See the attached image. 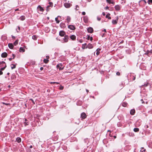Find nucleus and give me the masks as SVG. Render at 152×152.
Segmentation results:
<instances>
[{
    "instance_id": "f257e3e1",
    "label": "nucleus",
    "mask_w": 152,
    "mask_h": 152,
    "mask_svg": "<svg viewBox=\"0 0 152 152\" xmlns=\"http://www.w3.org/2000/svg\"><path fill=\"white\" fill-rule=\"evenodd\" d=\"M62 64L61 63H59L57 65L56 68H59L60 70H62L64 68V67H62Z\"/></svg>"
},
{
    "instance_id": "de8ad7c7",
    "label": "nucleus",
    "mask_w": 152,
    "mask_h": 152,
    "mask_svg": "<svg viewBox=\"0 0 152 152\" xmlns=\"http://www.w3.org/2000/svg\"><path fill=\"white\" fill-rule=\"evenodd\" d=\"M3 74V72L1 71L0 70V75H2Z\"/></svg>"
},
{
    "instance_id": "9d476101",
    "label": "nucleus",
    "mask_w": 152,
    "mask_h": 152,
    "mask_svg": "<svg viewBox=\"0 0 152 152\" xmlns=\"http://www.w3.org/2000/svg\"><path fill=\"white\" fill-rule=\"evenodd\" d=\"M143 3V5H145L146 3V2L145 0H142L140 1L139 2L140 5H141V4Z\"/></svg>"
},
{
    "instance_id": "e2e57ef3",
    "label": "nucleus",
    "mask_w": 152,
    "mask_h": 152,
    "mask_svg": "<svg viewBox=\"0 0 152 152\" xmlns=\"http://www.w3.org/2000/svg\"><path fill=\"white\" fill-rule=\"evenodd\" d=\"M103 31H104L105 32H106V29H104V30H103Z\"/></svg>"
},
{
    "instance_id": "423d86ee",
    "label": "nucleus",
    "mask_w": 152,
    "mask_h": 152,
    "mask_svg": "<svg viewBox=\"0 0 152 152\" xmlns=\"http://www.w3.org/2000/svg\"><path fill=\"white\" fill-rule=\"evenodd\" d=\"M65 34V32L63 31H60L59 33V35L61 37H63L64 36Z\"/></svg>"
},
{
    "instance_id": "09e8293b",
    "label": "nucleus",
    "mask_w": 152,
    "mask_h": 152,
    "mask_svg": "<svg viewBox=\"0 0 152 152\" xmlns=\"http://www.w3.org/2000/svg\"><path fill=\"white\" fill-rule=\"evenodd\" d=\"M138 123H139V122H136V125H138V126H139L140 125V124L139 123V124H138Z\"/></svg>"
},
{
    "instance_id": "3c124183",
    "label": "nucleus",
    "mask_w": 152,
    "mask_h": 152,
    "mask_svg": "<svg viewBox=\"0 0 152 152\" xmlns=\"http://www.w3.org/2000/svg\"><path fill=\"white\" fill-rule=\"evenodd\" d=\"M46 59H48L49 58V56H46Z\"/></svg>"
},
{
    "instance_id": "9b49d317",
    "label": "nucleus",
    "mask_w": 152,
    "mask_h": 152,
    "mask_svg": "<svg viewBox=\"0 0 152 152\" xmlns=\"http://www.w3.org/2000/svg\"><path fill=\"white\" fill-rule=\"evenodd\" d=\"M88 31L90 33H92L93 32V28L91 27L88 28L87 29Z\"/></svg>"
},
{
    "instance_id": "8fccbe9b",
    "label": "nucleus",
    "mask_w": 152,
    "mask_h": 152,
    "mask_svg": "<svg viewBox=\"0 0 152 152\" xmlns=\"http://www.w3.org/2000/svg\"><path fill=\"white\" fill-rule=\"evenodd\" d=\"M64 88V87L63 86H61L60 88V90H63Z\"/></svg>"
},
{
    "instance_id": "2eb2a0df",
    "label": "nucleus",
    "mask_w": 152,
    "mask_h": 152,
    "mask_svg": "<svg viewBox=\"0 0 152 152\" xmlns=\"http://www.w3.org/2000/svg\"><path fill=\"white\" fill-rule=\"evenodd\" d=\"M9 47L11 49L13 48L14 46L13 45L12 43H9L8 45Z\"/></svg>"
},
{
    "instance_id": "f03ea898",
    "label": "nucleus",
    "mask_w": 152,
    "mask_h": 152,
    "mask_svg": "<svg viewBox=\"0 0 152 152\" xmlns=\"http://www.w3.org/2000/svg\"><path fill=\"white\" fill-rule=\"evenodd\" d=\"M118 16H117L116 17V19L115 20H112V23L113 25H116L117 24L118 20Z\"/></svg>"
},
{
    "instance_id": "0eeeda50",
    "label": "nucleus",
    "mask_w": 152,
    "mask_h": 152,
    "mask_svg": "<svg viewBox=\"0 0 152 152\" xmlns=\"http://www.w3.org/2000/svg\"><path fill=\"white\" fill-rule=\"evenodd\" d=\"M7 37L5 35H3L1 37V40L4 41L7 39Z\"/></svg>"
},
{
    "instance_id": "2f4dec72",
    "label": "nucleus",
    "mask_w": 152,
    "mask_h": 152,
    "mask_svg": "<svg viewBox=\"0 0 152 152\" xmlns=\"http://www.w3.org/2000/svg\"><path fill=\"white\" fill-rule=\"evenodd\" d=\"M55 20L56 21V22L57 23H59L60 22V21L58 20V18L56 17L55 18Z\"/></svg>"
},
{
    "instance_id": "864d4df0",
    "label": "nucleus",
    "mask_w": 152,
    "mask_h": 152,
    "mask_svg": "<svg viewBox=\"0 0 152 152\" xmlns=\"http://www.w3.org/2000/svg\"><path fill=\"white\" fill-rule=\"evenodd\" d=\"M43 67H41L40 68V69L41 70H42L43 69Z\"/></svg>"
},
{
    "instance_id": "aec40b11",
    "label": "nucleus",
    "mask_w": 152,
    "mask_h": 152,
    "mask_svg": "<svg viewBox=\"0 0 152 152\" xmlns=\"http://www.w3.org/2000/svg\"><path fill=\"white\" fill-rule=\"evenodd\" d=\"M25 17L24 16H21L20 18L21 20H23L25 19Z\"/></svg>"
},
{
    "instance_id": "c9c22d12",
    "label": "nucleus",
    "mask_w": 152,
    "mask_h": 152,
    "mask_svg": "<svg viewBox=\"0 0 152 152\" xmlns=\"http://www.w3.org/2000/svg\"><path fill=\"white\" fill-rule=\"evenodd\" d=\"M86 45V43H85L84 44H83L82 45V48L83 49H84L85 48V46Z\"/></svg>"
},
{
    "instance_id": "c03bdc74",
    "label": "nucleus",
    "mask_w": 152,
    "mask_h": 152,
    "mask_svg": "<svg viewBox=\"0 0 152 152\" xmlns=\"http://www.w3.org/2000/svg\"><path fill=\"white\" fill-rule=\"evenodd\" d=\"M79 8V7L78 5H76V10H78V9H77V8Z\"/></svg>"
},
{
    "instance_id": "4468645a",
    "label": "nucleus",
    "mask_w": 152,
    "mask_h": 152,
    "mask_svg": "<svg viewBox=\"0 0 152 152\" xmlns=\"http://www.w3.org/2000/svg\"><path fill=\"white\" fill-rule=\"evenodd\" d=\"M89 49H91L93 48V46L91 44H89L86 47Z\"/></svg>"
},
{
    "instance_id": "5fc2aeb1",
    "label": "nucleus",
    "mask_w": 152,
    "mask_h": 152,
    "mask_svg": "<svg viewBox=\"0 0 152 152\" xmlns=\"http://www.w3.org/2000/svg\"><path fill=\"white\" fill-rule=\"evenodd\" d=\"M108 8H109V7L107 6L105 8V9L106 10H107L108 9Z\"/></svg>"
},
{
    "instance_id": "72a5a7b5",
    "label": "nucleus",
    "mask_w": 152,
    "mask_h": 152,
    "mask_svg": "<svg viewBox=\"0 0 152 152\" xmlns=\"http://www.w3.org/2000/svg\"><path fill=\"white\" fill-rule=\"evenodd\" d=\"M50 84H59V83H58V82H50Z\"/></svg>"
},
{
    "instance_id": "6e6d98bb",
    "label": "nucleus",
    "mask_w": 152,
    "mask_h": 152,
    "mask_svg": "<svg viewBox=\"0 0 152 152\" xmlns=\"http://www.w3.org/2000/svg\"><path fill=\"white\" fill-rule=\"evenodd\" d=\"M90 38V37L89 36H88L87 37V39L89 40V39Z\"/></svg>"
},
{
    "instance_id": "bb28decb",
    "label": "nucleus",
    "mask_w": 152,
    "mask_h": 152,
    "mask_svg": "<svg viewBox=\"0 0 152 152\" xmlns=\"http://www.w3.org/2000/svg\"><path fill=\"white\" fill-rule=\"evenodd\" d=\"M133 130L135 132H137L139 131V129L138 128H134Z\"/></svg>"
},
{
    "instance_id": "bf43d9fd",
    "label": "nucleus",
    "mask_w": 152,
    "mask_h": 152,
    "mask_svg": "<svg viewBox=\"0 0 152 152\" xmlns=\"http://www.w3.org/2000/svg\"><path fill=\"white\" fill-rule=\"evenodd\" d=\"M30 100H31V101H32V102L34 104H35L34 102V101L32 99H30Z\"/></svg>"
},
{
    "instance_id": "0e129e2a",
    "label": "nucleus",
    "mask_w": 152,
    "mask_h": 152,
    "mask_svg": "<svg viewBox=\"0 0 152 152\" xmlns=\"http://www.w3.org/2000/svg\"><path fill=\"white\" fill-rule=\"evenodd\" d=\"M32 148V145H30V146L29 148Z\"/></svg>"
},
{
    "instance_id": "4be33fe9",
    "label": "nucleus",
    "mask_w": 152,
    "mask_h": 152,
    "mask_svg": "<svg viewBox=\"0 0 152 152\" xmlns=\"http://www.w3.org/2000/svg\"><path fill=\"white\" fill-rule=\"evenodd\" d=\"M107 2L110 4H114V2L113 1H112L111 0H107Z\"/></svg>"
},
{
    "instance_id": "58836bf2",
    "label": "nucleus",
    "mask_w": 152,
    "mask_h": 152,
    "mask_svg": "<svg viewBox=\"0 0 152 152\" xmlns=\"http://www.w3.org/2000/svg\"><path fill=\"white\" fill-rule=\"evenodd\" d=\"M16 77L14 75H13L11 77L12 79H14Z\"/></svg>"
},
{
    "instance_id": "774afa93",
    "label": "nucleus",
    "mask_w": 152,
    "mask_h": 152,
    "mask_svg": "<svg viewBox=\"0 0 152 152\" xmlns=\"http://www.w3.org/2000/svg\"><path fill=\"white\" fill-rule=\"evenodd\" d=\"M27 121V119H26L25 118V122H26V121Z\"/></svg>"
},
{
    "instance_id": "5701e85b",
    "label": "nucleus",
    "mask_w": 152,
    "mask_h": 152,
    "mask_svg": "<svg viewBox=\"0 0 152 152\" xmlns=\"http://www.w3.org/2000/svg\"><path fill=\"white\" fill-rule=\"evenodd\" d=\"M16 141L18 142H21V139L20 137H17L16 138Z\"/></svg>"
},
{
    "instance_id": "f704fd0d",
    "label": "nucleus",
    "mask_w": 152,
    "mask_h": 152,
    "mask_svg": "<svg viewBox=\"0 0 152 152\" xmlns=\"http://www.w3.org/2000/svg\"><path fill=\"white\" fill-rule=\"evenodd\" d=\"M18 43V40H16L15 42L14 43V45H16Z\"/></svg>"
},
{
    "instance_id": "69168bd1",
    "label": "nucleus",
    "mask_w": 152,
    "mask_h": 152,
    "mask_svg": "<svg viewBox=\"0 0 152 152\" xmlns=\"http://www.w3.org/2000/svg\"><path fill=\"white\" fill-rule=\"evenodd\" d=\"M61 26H62V25H64V24L63 23H61L60 24Z\"/></svg>"
},
{
    "instance_id": "7ed1b4c3",
    "label": "nucleus",
    "mask_w": 152,
    "mask_h": 152,
    "mask_svg": "<svg viewBox=\"0 0 152 152\" xmlns=\"http://www.w3.org/2000/svg\"><path fill=\"white\" fill-rule=\"evenodd\" d=\"M37 10L38 11H40L41 12H42L44 11V9L43 7L39 5L37 7Z\"/></svg>"
},
{
    "instance_id": "e433bc0d",
    "label": "nucleus",
    "mask_w": 152,
    "mask_h": 152,
    "mask_svg": "<svg viewBox=\"0 0 152 152\" xmlns=\"http://www.w3.org/2000/svg\"><path fill=\"white\" fill-rule=\"evenodd\" d=\"M2 104H5L6 105H10V103H7L4 102H2Z\"/></svg>"
},
{
    "instance_id": "13d9d810",
    "label": "nucleus",
    "mask_w": 152,
    "mask_h": 152,
    "mask_svg": "<svg viewBox=\"0 0 152 152\" xmlns=\"http://www.w3.org/2000/svg\"><path fill=\"white\" fill-rule=\"evenodd\" d=\"M90 39L91 41H92L93 40V37H90Z\"/></svg>"
},
{
    "instance_id": "37998d69",
    "label": "nucleus",
    "mask_w": 152,
    "mask_h": 152,
    "mask_svg": "<svg viewBox=\"0 0 152 152\" xmlns=\"http://www.w3.org/2000/svg\"><path fill=\"white\" fill-rule=\"evenodd\" d=\"M116 75H118V76H119L120 75V73L119 72H117L116 73Z\"/></svg>"
},
{
    "instance_id": "393cba45",
    "label": "nucleus",
    "mask_w": 152,
    "mask_h": 152,
    "mask_svg": "<svg viewBox=\"0 0 152 152\" xmlns=\"http://www.w3.org/2000/svg\"><path fill=\"white\" fill-rule=\"evenodd\" d=\"M11 66L12 69H14L16 67V65L15 64H11Z\"/></svg>"
},
{
    "instance_id": "c756f323",
    "label": "nucleus",
    "mask_w": 152,
    "mask_h": 152,
    "mask_svg": "<svg viewBox=\"0 0 152 152\" xmlns=\"http://www.w3.org/2000/svg\"><path fill=\"white\" fill-rule=\"evenodd\" d=\"M140 150V152H145V151H146V150L144 148H142Z\"/></svg>"
},
{
    "instance_id": "a211bd4d",
    "label": "nucleus",
    "mask_w": 152,
    "mask_h": 152,
    "mask_svg": "<svg viewBox=\"0 0 152 152\" xmlns=\"http://www.w3.org/2000/svg\"><path fill=\"white\" fill-rule=\"evenodd\" d=\"M70 38L72 40H75L76 39V36L75 35H72L70 37Z\"/></svg>"
},
{
    "instance_id": "c85d7f7f",
    "label": "nucleus",
    "mask_w": 152,
    "mask_h": 152,
    "mask_svg": "<svg viewBox=\"0 0 152 152\" xmlns=\"http://www.w3.org/2000/svg\"><path fill=\"white\" fill-rule=\"evenodd\" d=\"M37 36L35 35H34L32 36V38L34 40H36L37 39Z\"/></svg>"
},
{
    "instance_id": "680f3d73",
    "label": "nucleus",
    "mask_w": 152,
    "mask_h": 152,
    "mask_svg": "<svg viewBox=\"0 0 152 152\" xmlns=\"http://www.w3.org/2000/svg\"><path fill=\"white\" fill-rule=\"evenodd\" d=\"M102 15H103L104 16L105 15V14L104 12H103L102 13Z\"/></svg>"
},
{
    "instance_id": "6ab92c4d",
    "label": "nucleus",
    "mask_w": 152,
    "mask_h": 152,
    "mask_svg": "<svg viewBox=\"0 0 152 152\" xmlns=\"http://www.w3.org/2000/svg\"><path fill=\"white\" fill-rule=\"evenodd\" d=\"M135 113V111L134 109H132L130 111V113L131 115H133Z\"/></svg>"
},
{
    "instance_id": "7c9ffc66",
    "label": "nucleus",
    "mask_w": 152,
    "mask_h": 152,
    "mask_svg": "<svg viewBox=\"0 0 152 152\" xmlns=\"http://www.w3.org/2000/svg\"><path fill=\"white\" fill-rule=\"evenodd\" d=\"M7 67V66H6V64H5V65H4V67H2L0 69H1V71H2V70H4L5 69L6 67Z\"/></svg>"
},
{
    "instance_id": "ea45409f",
    "label": "nucleus",
    "mask_w": 152,
    "mask_h": 152,
    "mask_svg": "<svg viewBox=\"0 0 152 152\" xmlns=\"http://www.w3.org/2000/svg\"><path fill=\"white\" fill-rule=\"evenodd\" d=\"M97 20H98V21H100L101 20V18L99 17H97Z\"/></svg>"
},
{
    "instance_id": "4c0bfd02",
    "label": "nucleus",
    "mask_w": 152,
    "mask_h": 152,
    "mask_svg": "<svg viewBox=\"0 0 152 152\" xmlns=\"http://www.w3.org/2000/svg\"><path fill=\"white\" fill-rule=\"evenodd\" d=\"M148 3L149 4H150L151 3H152V0H148Z\"/></svg>"
},
{
    "instance_id": "a19ab883",
    "label": "nucleus",
    "mask_w": 152,
    "mask_h": 152,
    "mask_svg": "<svg viewBox=\"0 0 152 152\" xmlns=\"http://www.w3.org/2000/svg\"><path fill=\"white\" fill-rule=\"evenodd\" d=\"M12 56H13L12 58L13 59H14L15 58V54H12Z\"/></svg>"
},
{
    "instance_id": "1a4fd4ad",
    "label": "nucleus",
    "mask_w": 152,
    "mask_h": 152,
    "mask_svg": "<svg viewBox=\"0 0 152 152\" xmlns=\"http://www.w3.org/2000/svg\"><path fill=\"white\" fill-rule=\"evenodd\" d=\"M68 27L69 28L72 30H74L75 29V26L72 25H69Z\"/></svg>"
},
{
    "instance_id": "a18cd8bd",
    "label": "nucleus",
    "mask_w": 152,
    "mask_h": 152,
    "mask_svg": "<svg viewBox=\"0 0 152 152\" xmlns=\"http://www.w3.org/2000/svg\"><path fill=\"white\" fill-rule=\"evenodd\" d=\"M145 128H148L149 127V126L148 125H146L145 126Z\"/></svg>"
},
{
    "instance_id": "4d7b16f0",
    "label": "nucleus",
    "mask_w": 152,
    "mask_h": 152,
    "mask_svg": "<svg viewBox=\"0 0 152 152\" xmlns=\"http://www.w3.org/2000/svg\"><path fill=\"white\" fill-rule=\"evenodd\" d=\"M141 101H142V104H144V102L143 101V100L142 99H141Z\"/></svg>"
},
{
    "instance_id": "ddd939ff",
    "label": "nucleus",
    "mask_w": 152,
    "mask_h": 152,
    "mask_svg": "<svg viewBox=\"0 0 152 152\" xmlns=\"http://www.w3.org/2000/svg\"><path fill=\"white\" fill-rule=\"evenodd\" d=\"M7 54L6 53L4 52L2 53L1 56L3 58H5L7 57Z\"/></svg>"
},
{
    "instance_id": "dca6fc26",
    "label": "nucleus",
    "mask_w": 152,
    "mask_h": 152,
    "mask_svg": "<svg viewBox=\"0 0 152 152\" xmlns=\"http://www.w3.org/2000/svg\"><path fill=\"white\" fill-rule=\"evenodd\" d=\"M4 64H6L5 62L2 61L0 62V66L1 67L4 66Z\"/></svg>"
},
{
    "instance_id": "cd10ccee",
    "label": "nucleus",
    "mask_w": 152,
    "mask_h": 152,
    "mask_svg": "<svg viewBox=\"0 0 152 152\" xmlns=\"http://www.w3.org/2000/svg\"><path fill=\"white\" fill-rule=\"evenodd\" d=\"M43 61L45 63L47 64L49 60L48 59H45L43 60Z\"/></svg>"
},
{
    "instance_id": "f8f14e48",
    "label": "nucleus",
    "mask_w": 152,
    "mask_h": 152,
    "mask_svg": "<svg viewBox=\"0 0 152 152\" xmlns=\"http://www.w3.org/2000/svg\"><path fill=\"white\" fill-rule=\"evenodd\" d=\"M64 6L66 8H69L70 7V5L69 3H65L64 4Z\"/></svg>"
},
{
    "instance_id": "412c9836",
    "label": "nucleus",
    "mask_w": 152,
    "mask_h": 152,
    "mask_svg": "<svg viewBox=\"0 0 152 152\" xmlns=\"http://www.w3.org/2000/svg\"><path fill=\"white\" fill-rule=\"evenodd\" d=\"M49 5L47 7V10H48V7H53V3L52 2H50L49 3Z\"/></svg>"
},
{
    "instance_id": "338daca9",
    "label": "nucleus",
    "mask_w": 152,
    "mask_h": 152,
    "mask_svg": "<svg viewBox=\"0 0 152 152\" xmlns=\"http://www.w3.org/2000/svg\"><path fill=\"white\" fill-rule=\"evenodd\" d=\"M12 37L13 38V39H14L15 37L13 36H12Z\"/></svg>"
},
{
    "instance_id": "b1692460",
    "label": "nucleus",
    "mask_w": 152,
    "mask_h": 152,
    "mask_svg": "<svg viewBox=\"0 0 152 152\" xmlns=\"http://www.w3.org/2000/svg\"><path fill=\"white\" fill-rule=\"evenodd\" d=\"M66 20L68 23L71 20V18L69 16H67L66 19Z\"/></svg>"
},
{
    "instance_id": "20e7f679",
    "label": "nucleus",
    "mask_w": 152,
    "mask_h": 152,
    "mask_svg": "<svg viewBox=\"0 0 152 152\" xmlns=\"http://www.w3.org/2000/svg\"><path fill=\"white\" fill-rule=\"evenodd\" d=\"M86 114L84 113H83L81 115V118L82 119H84L86 117Z\"/></svg>"
},
{
    "instance_id": "473e14b6",
    "label": "nucleus",
    "mask_w": 152,
    "mask_h": 152,
    "mask_svg": "<svg viewBox=\"0 0 152 152\" xmlns=\"http://www.w3.org/2000/svg\"><path fill=\"white\" fill-rule=\"evenodd\" d=\"M127 105V103H126L125 102H123L122 104V106H123V107H126Z\"/></svg>"
},
{
    "instance_id": "39448f33",
    "label": "nucleus",
    "mask_w": 152,
    "mask_h": 152,
    "mask_svg": "<svg viewBox=\"0 0 152 152\" xmlns=\"http://www.w3.org/2000/svg\"><path fill=\"white\" fill-rule=\"evenodd\" d=\"M69 39V37L67 35H66L64 36V38H63V40L64 41V42H66L68 41Z\"/></svg>"
},
{
    "instance_id": "f3484780",
    "label": "nucleus",
    "mask_w": 152,
    "mask_h": 152,
    "mask_svg": "<svg viewBox=\"0 0 152 152\" xmlns=\"http://www.w3.org/2000/svg\"><path fill=\"white\" fill-rule=\"evenodd\" d=\"M110 14L108 13V14H107L106 15V18H108L109 20H110L111 19V17H110Z\"/></svg>"
},
{
    "instance_id": "49530a36",
    "label": "nucleus",
    "mask_w": 152,
    "mask_h": 152,
    "mask_svg": "<svg viewBox=\"0 0 152 152\" xmlns=\"http://www.w3.org/2000/svg\"><path fill=\"white\" fill-rule=\"evenodd\" d=\"M82 14L83 15H86V13L84 12H82Z\"/></svg>"
},
{
    "instance_id": "6e6552de",
    "label": "nucleus",
    "mask_w": 152,
    "mask_h": 152,
    "mask_svg": "<svg viewBox=\"0 0 152 152\" xmlns=\"http://www.w3.org/2000/svg\"><path fill=\"white\" fill-rule=\"evenodd\" d=\"M115 8L116 11L119 10L121 8V6L119 5H116L115 6Z\"/></svg>"
},
{
    "instance_id": "052dcab7",
    "label": "nucleus",
    "mask_w": 152,
    "mask_h": 152,
    "mask_svg": "<svg viewBox=\"0 0 152 152\" xmlns=\"http://www.w3.org/2000/svg\"><path fill=\"white\" fill-rule=\"evenodd\" d=\"M13 58H9V60L10 61H11Z\"/></svg>"
},
{
    "instance_id": "a878e982",
    "label": "nucleus",
    "mask_w": 152,
    "mask_h": 152,
    "mask_svg": "<svg viewBox=\"0 0 152 152\" xmlns=\"http://www.w3.org/2000/svg\"><path fill=\"white\" fill-rule=\"evenodd\" d=\"M20 52H24L25 51V50L24 49L23 47H20Z\"/></svg>"
},
{
    "instance_id": "79ce46f5",
    "label": "nucleus",
    "mask_w": 152,
    "mask_h": 152,
    "mask_svg": "<svg viewBox=\"0 0 152 152\" xmlns=\"http://www.w3.org/2000/svg\"><path fill=\"white\" fill-rule=\"evenodd\" d=\"M24 124L25 126L28 125V122H25L24 123Z\"/></svg>"
},
{
    "instance_id": "603ef678",
    "label": "nucleus",
    "mask_w": 152,
    "mask_h": 152,
    "mask_svg": "<svg viewBox=\"0 0 152 152\" xmlns=\"http://www.w3.org/2000/svg\"><path fill=\"white\" fill-rule=\"evenodd\" d=\"M99 53V51H97L96 53V54L97 55H98Z\"/></svg>"
}]
</instances>
